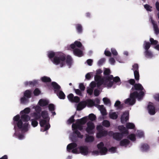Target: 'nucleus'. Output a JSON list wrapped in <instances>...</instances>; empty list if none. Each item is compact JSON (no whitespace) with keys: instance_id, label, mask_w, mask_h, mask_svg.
<instances>
[{"instance_id":"nucleus-3","label":"nucleus","mask_w":159,"mask_h":159,"mask_svg":"<svg viewBox=\"0 0 159 159\" xmlns=\"http://www.w3.org/2000/svg\"><path fill=\"white\" fill-rule=\"evenodd\" d=\"M94 79L98 87L103 84L105 87L109 88L112 86L114 82L116 83L119 85L121 83L119 77L116 76L113 78L112 75H110L103 78L99 75H96L95 76Z\"/></svg>"},{"instance_id":"nucleus-14","label":"nucleus","mask_w":159,"mask_h":159,"mask_svg":"<svg viewBox=\"0 0 159 159\" xmlns=\"http://www.w3.org/2000/svg\"><path fill=\"white\" fill-rule=\"evenodd\" d=\"M143 90V88L141 84H135L134 86L133 87L131 90V92L132 93L133 91H136L137 92L138 94H139L141 92H143V94L142 95L141 98H142L144 95V92L142 90Z\"/></svg>"},{"instance_id":"nucleus-1","label":"nucleus","mask_w":159,"mask_h":159,"mask_svg":"<svg viewBox=\"0 0 159 159\" xmlns=\"http://www.w3.org/2000/svg\"><path fill=\"white\" fill-rule=\"evenodd\" d=\"M30 111V108L27 107L20 112V118L19 115H16L13 118V124L15 130L16 126L22 132H26L28 130L30 125H29L28 121L30 120V117L27 114Z\"/></svg>"},{"instance_id":"nucleus-30","label":"nucleus","mask_w":159,"mask_h":159,"mask_svg":"<svg viewBox=\"0 0 159 159\" xmlns=\"http://www.w3.org/2000/svg\"><path fill=\"white\" fill-rule=\"evenodd\" d=\"M149 147L147 144H143L141 145V149L143 151H146L148 150Z\"/></svg>"},{"instance_id":"nucleus-7","label":"nucleus","mask_w":159,"mask_h":159,"mask_svg":"<svg viewBox=\"0 0 159 159\" xmlns=\"http://www.w3.org/2000/svg\"><path fill=\"white\" fill-rule=\"evenodd\" d=\"M143 94V92H141L139 94H138L136 91H134L132 93L131 92L130 97L125 101V103L130 105H132L135 102L136 98H137L138 100H140L141 99V97Z\"/></svg>"},{"instance_id":"nucleus-27","label":"nucleus","mask_w":159,"mask_h":159,"mask_svg":"<svg viewBox=\"0 0 159 159\" xmlns=\"http://www.w3.org/2000/svg\"><path fill=\"white\" fill-rule=\"evenodd\" d=\"M94 138L91 136L87 135L85 139V141L86 142H91L93 141Z\"/></svg>"},{"instance_id":"nucleus-25","label":"nucleus","mask_w":159,"mask_h":159,"mask_svg":"<svg viewBox=\"0 0 159 159\" xmlns=\"http://www.w3.org/2000/svg\"><path fill=\"white\" fill-rule=\"evenodd\" d=\"M129 141L127 139H124L120 142V145L121 146L126 147L129 145Z\"/></svg>"},{"instance_id":"nucleus-15","label":"nucleus","mask_w":159,"mask_h":159,"mask_svg":"<svg viewBox=\"0 0 159 159\" xmlns=\"http://www.w3.org/2000/svg\"><path fill=\"white\" fill-rule=\"evenodd\" d=\"M132 70L134 71L135 79L137 80H139V66L137 64H134L132 66Z\"/></svg>"},{"instance_id":"nucleus-4","label":"nucleus","mask_w":159,"mask_h":159,"mask_svg":"<svg viewBox=\"0 0 159 159\" xmlns=\"http://www.w3.org/2000/svg\"><path fill=\"white\" fill-rule=\"evenodd\" d=\"M67 150L68 152L74 153H80L84 155H86L88 152V149L87 147L83 146L78 148L77 144L74 143H70L67 146Z\"/></svg>"},{"instance_id":"nucleus-57","label":"nucleus","mask_w":159,"mask_h":159,"mask_svg":"<svg viewBox=\"0 0 159 159\" xmlns=\"http://www.w3.org/2000/svg\"><path fill=\"white\" fill-rule=\"evenodd\" d=\"M110 73V70L108 69H105L104 70V74L105 75H108Z\"/></svg>"},{"instance_id":"nucleus-18","label":"nucleus","mask_w":159,"mask_h":159,"mask_svg":"<svg viewBox=\"0 0 159 159\" xmlns=\"http://www.w3.org/2000/svg\"><path fill=\"white\" fill-rule=\"evenodd\" d=\"M129 112L128 111H125L121 116V121L122 123H124L129 119Z\"/></svg>"},{"instance_id":"nucleus-35","label":"nucleus","mask_w":159,"mask_h":159,"mask_svg":"<svg viewBox=\"0 0 159 159\" xmlns=\"http://www.w3.org/2000/svg\"><path fill=\"white\" fill-rule=\"evenodd\" d=\"M126 127L128 129H133L134 128L135 125L133 123H128L126 124Z\"/></svg>"},{"instance_id":"nucleus-36","label":"nucleus","mask_w":159,"mask_h":159,"mask_svg":"<svg viewBox=\"0 0 159 159\" xmlns=\"http://www.w3.org/2000/svg\"><path fill=\"white\" fill-rule=\"evenodd\" d=\"M103 101L105 104L109 106H111V102L109 99L107 98H103Z\"/></svg>"},{"instance_id":"nucleus-11","label":"nucleus","mask_w":159,"mask_h":159,"mask_svg":"<svg viewBox=\"0 0 159 159\" xmlns=\"http://www.w3.org/2000/svg\"><path fill=\"white\" fill-rule=\"evenodd\" d=\"M52 85L54 89L55 93L57 94L59 98L61 99H64L65 98V95L64 93L60 90L61 87L56 83L52 82Z\"/></svg>"},{"instance_id":"nucleus-39","label":"nucleus","mask_w":159,"mask_h":159,"mask_svg":"<svg viewBox=\"0 0 159 159\" xmlns=\"http://www.w3.org/2000/svg\"><path fill=\"white\" fill-rule=\"evenodd\" d=\"M31 125L33 127H35L38 125V122L34 119H32L31 120Z\"/></svg>"},{"instance_id":"nucleus-20","label":"nucleus","mask_w":159,"mask_h":159,"mask_svg":"<svg viewBox=\"0 0 159 159\" xmlns=\"http://www.w3.org/2000/svg\"><path fill=\"white\" fill-rule=\"evenodd\" d=\"M107 134V132L106 130L99 131L97 134V137L99 138L102 137L106 136Z\"/></svg>"},{"instance_id":"nucleus-47","label":"nucleus","mask_w":159,"mask_h":159,"mask_svg":"<svg viewBox=\"0 0 159 159\" xmlns=\"http://www.w3.org/2000/svg\"><path fill=\"white\" fill-rule=\"evenodd\" d=\"M48 108L50 111H52L54 110L55 106L53 104H51L49 105Z\"/></svg>"},{"instance_id":"nucleus-9","label":"nucleus","mask_w":159,"mask_h":159,"mask_svg":"<svg viewBox=\"0 0 159 159\" xmlns=\"http://www.w3.org/2000/svg\"><path fill=\"white\" fill-rule=\"evenodd\" d=\"M98 151L94 150L93 151L92 153L94 155H97L99 154L104 155L107 154L108 152L107 148L104 146L102 142H101L97 145Z\"/></svg>"},{"instance_id":"nucleus-22","label":"nucleus","mask_w":159,"mask_h":159,"mask_svg":"<svg viewBox=\"0 0 159 159\" xmlns=\"http://www.w3.org/2000/svg\"><path fill=\"white\" fill-rule=\"evenodd\" d=\"M98 108L100 111L102 115H106L107 114L106 110L103 106L98 105Z\"/></svg>"},{"instance_id":"nucleus-52","label":"nucleus","mask_w":159,"mask_h":159,"mask_svg":"<svg viewBox=\"0 0 159 159\" xmlns=\"http://www.w3.org/2000/svg\"><path fill=\"white\" fill-rule=\"evenodd\" d=\"M150 41L151 42V44L155 45L156 44L158 43V42L157 41L154 40V39L152 38H150Z\"/></svg>"},{"instance_id":"nucleus-29","label":"nucleus","mask_w":159,"mask_h":159,"mask_svg":"<svg viewBox=\"0 0 159 159\" xmlns=\"http://www.w3.org/2000/svg\"><path fill=\"white\" fill-rule=\"evenodd\" d=\"M143 46L145 51L148 50V49L150 47V43L149 42L144 41Z\"/></svg>"},{"instance_id":"nucleus-8","label":"nucleus","mask_w":159,"mask_h":159,"mask_svg":"<svg viewBox=\"0 0 159 159\" xmlns=\"http://www.w3.org/2000/svg\"><path fill=\"white\" fill-rule=\"evenodd\" d=\"M70 48L73 49V53L74 54L77 56L81 57L83 56V54L82 50L79 48H81L82 50H84V47L82 46L81 43L78 41H75L73 44L70 45Z\"/></svg>"},{"instance_id":"nucleus-62","label":"nucleus","mask_w":159,"mask_h":159,"mask_svg":"<svg viewBox=\"0 0 159 159\" xmlns=\"http://www.w3.org/2000/svg\"><path fill=\"white\" fill-rule=\"evenodd\" d=\"M154 98L156 101H159V94H156L154 95Z\"/></svg>"},{"instance_id":"nucleus-21","label":"nucleus","mask_w":159,"mask_h":159,"mask_svg":"<svg viewBox=\"0 0 159 159\" xmlns=\"http://www.w3.org/2000/svg\"><path fill=\"white\" fill-rule=\"evenodd\" d=\"M49 103V101L45 99H41L39 100L38 104L42 107L45 106L47 105Z\"/></svg>"},{"instance_id":"nucleus-50","label":"nucleus","mask_w":159,"mask_h":159,"mask_svg":"<svg viewBox=\"0 0 159 159\" xmlns=\"http://www.w3.org/2000/svg\"><path fill=\"white\" fill-rule=\"evenodd\" d=\"M74 116H72L67 121V123L68 124H71L74 121Z\"/></svg>"},{"instance_id":"nucleus-53","label":"nucleus","mask_w":159,"mask_h":159,"mask_svg":"<svg viewBox=\"0 0 159 159\" xmlns=\"http://www.w3.org/2000/svg\"><path fill=\"white\" fill-rule=\"evenodd\" d=\"M109 61L110 64L112 65H114L115 62V61L114 59L112 57L110 58L109 59Z\"/></svg>"},{"instance_id":"nucleus-55","label":"nucleus","mask_w":159,"mask_h":159,"mask_svg":"<svg viewBox=\"0 0 159 159\" xmlns=\"http://www.w3.org/2000/svg\"><path fill=\"white\" fill-rule=\"evenodd\" d=\"M79 88L82 91H84L85 89V87L84 86L83 84L80 83L79 84Z\"/></svg>"},{"instance_id":"nucleus-13","label":"nucleus","mask_w":159,"mask_h":159,"mask_svg":"<svg viewBox=\"0 0 159 159\" xmlns=\"http://www.w3.org/2000/svg\"><path fill=\"white\" fill-rule=\"evenodd\" d=\"M35 109L36 112L32 113L31 114V116L34 117L35 120H39L41 118L40 112L42 109L39 106H36L33 107Z\"/></svg>"},{"instance_id":"nucleus-42","label":"nucleus","mask_w":159,"mask_h":159,"mask_svg":"<svg viewBox=\"0 0 159 159\" xmlns=\"http://www.w3.org/2000/svg\"><path fill=\"white\" fill-rule=\"evenodd\" d=\"M120 104V102L119 101H117L114 104V106L115 107H117L118 109H120L121 106Z\"/></svg>"},{"instance_id":"nucleus-17","label":"nucleus","mask_w":159,"mask_h":159,"mask_svg":"<svg viewBox=\"0 0 159 159\" xmlns=\"http://www.w3.org/2000/svg\"><path fill=\"white\" fill-rule=\"evenodd\" d=\"M148 110L149 113L151 115H153L155 113V109L152 103L149 102L148 106Z\"/></svg>"},{"instance_id":"nucleus-32","label":"nucleus","mask_w":159,"mask_h":159,"mask_svg":"<svg viewBox=\"0 0 159 159\" xmlns=\"http://www.w3.org/2000/svg\"><path fill=\"white\" fill-rule=\"evenodd\" d=\"M42 81L44 82H50L51 81V79L48 77L47 76H43L41 78Z\"/></svg>"},{"instance_id":"nucleus-5","label":"nucleus","mask_w":159,"mask_h":159,"mask_svg":"<svg viewBox=\"0 0 159 159\" xmlns=\"http://www.w3.org/2000/svg\"><path fill=\"white\" fill-rule=\"evenodd\" d=\"M87 118V116H86L80 120H78L75 123L73 124L72 125V127L74 131V133L79 138H82L83 135L81 134L80 132L77 129H78L80 130H81L83 129L82 125L85 124L86 122Z\"/></svg>"},{"instance_id":"nucleus-37","label":"nucleus","mask_w":159,"mask_h":159,"mask_svg":"<svg viewBox=\"0 0 159 159\" xmlns=\"http://www.w3.org/2000/svg\"><path fill=\"white\" fill-rule=\"evenodd\" d=\"M28 98H25L24 96L20 98V102L22 103L25 104L28 102Z\"/></svg>"},{"instance_id":"nucleus-63","label":"nucleus","mask_w":159,"mask_h":159,"mask_svg":"<svg viewBox=\"0 0 159 159\" xmlns=\"http://www.w3.org/2000/svg\"><path fill=\"white\" fill-rule=\"evenodd\" d=\"M129 83L132 85H133L135 83V80L133 79H130L129 80Z\"/></svg>"},{"instance_id":"nucleus-12","label":"nucleus","mask_w":159,"mask_h":159,"mask_svg":"<svg viewBox=\"0 0 159 159\" xmlns=\"http://www.w3.org/2000/svg\"><path fill=\"white\" fill-rule=\"evenodd\" d=\"M87 127L85 130L89 134H93L95 132V126L94 124L92 121L88 122L86 124Z\"/></svg>"},{"instance_id":"nucleus-26","label":"nucleus","mask_w":159,"mask_h":159,"mask_svg":"<svg viewBox=\"0 0 159 159\" xmlns=\"http://www.w3.org/2000/svg\"><path fill=\"white\" fill-rule=\"evenodd\" d=\"M86 105L89 107H91L95 105L94 102L91 99L87 100L85 102Z\"/></svg>"},{"instance_id":"nucleus-44","label":"nucleus","mask_w":159,"mask_h":159,"mask_svg":"<svg viewBox=\"0 0 159 159\" xmlns=\"http://www.w3.org/2000/svg\"><path fill=\"white\" fill-rule=\"evenodd\" d=\"M108 151L111 153H115L116 151V148L114 147H111L109 149Z\"/></svg>"},{"instance_id":"nucleus-33","label":"nucleus","mask_w":159,"mask_h":159,"mask_svg":"<svg viewBox=\"0 0 159 159\" xmlns=\"http://www.w3.org/2000/svg\"><path fill=\"white\" fill-rule=\"evenodd\" d=\"M37 83V81L34 80L33 81L26 82L24 84L25 86L34 85Z\"/></svg>"},{"instance_id":"nucleus-46","label":"nucleus","mask_w":159,"mask_h":159,"mask_svg":"<svg viewBox=\"0 0 159 159\" xmlns=\"http://www.w3.org/2000/svg\"><path fill=\"white\" fill-rule=\"evenodd\" d=\"M93 89L92 88H87V92L89 95H91L93 92Z\"/></svg>"},{"instance_id":"nucleus-49","label":"nucleus","mask_w":159,"mask_h":159,"mask_svg":"<svg viewBox=\"0 0 159 159\" xmlns=\"http://www.w3.org/2000/svg\"><path fill=\"white\" fill-rule=\"evenodd\" d=\"M111 51L112 54L115 56H116L118 55V53L116 50L113 48H112L111 49Z\"/></svg>"},{"instance_id":"nucleus-56","label":"nucleus","mask_w":159,"mask_h":159,"mask_svg":"<svg viewBox=\"0 0 159 159\" xmlns=\"http://www.w3.org/2000/svg\"><path fill=\"white\" fill-rule=\"evenodd\" d=\"M75 92L76 94L79 96H82V94L81 91L79 89H76L75 90Z\"/></svg>"},{"instance_id":"nucleus-40","label":"nucleus","mask_w":159,"mask_h":159,"mask_svg":"<svg viewBox=\"0 0 159 159\" xmlns=\"http://www.w3.org/2000/svg\"><path fill=\"white\" fill-rule=\"evenodd\" d=\"M76 29L79 33H81L82 32V27L80 24H77L76 26Z\"/></svg>"},{"instance_id":"nucleus-59","label":"nucleus","mask_w":159,"mask_h":159,"mask_svg":"<svg viewBox=\"0 0 159 159\" xmlns=\"http://www.w3.org/2000/svg\"><path fill=\"white\" fill-rule=\"evenodd\" d=\"M99 91L98 89H96L94 90V95L96 96H98L99 94Z\"/></svg>"},{"instance_id":"nucleus-43","label":"nucleus","mask_w":159,"mask_h":159,"mask_svg":"<svg viewBox=\"0 0 159 159\" xmlns=\"http://www.w3.org/2000/svg\"><path fill=\"white\" fill-rule=\"evenodd\" d=\"M144 7L147 11H152V7L150 6L149 5L146 4L144 5Z\"/></svg>"},{"instance_id":"nucleus-23","label":"nucleus","mask_w":159,"mask_h":159,"mask_svg":"<svg viewBox=\"0 0 159 159\" xmlns=\"http://www.w3.org/2000/svg\"><path fill=\"white\" fill-rule=\"evenodd\" d=\"M86 106V103L83 102H80L77 105V109L78 110H81L84 108Z\"/></svg>"},{"instance_id":"nucleus-31","label":"nucleus","mask_w":159,"mask_h":159,"mask_svg":"<svg viewBox=\"0 0 159 159\" xmlns=\"http://www.w3.org/2000/svg\"><path fill=\"white\" fill-rule=\"evenodd\" d=\"M31 92L29 90L25 91L24 93V96L27 98H30L31 97Z\"/></svg>"},{"instance_id":"nucleus-38","label":"nucleus","mask_w":159,"mask_h":159,"mask_svg":"<svg viewBox=\"0 0 159 159\" xmlns=\"http://www.w3.org/2000/svg\"><path fill=\"white\" fill-rule=\"evenodd\" d=\"M89 118L90 120L92 121L95 120L96 118V116L93 113L90 114L89 115Z\"/></svg>"},{"instance_id":"nucleus-6","label":"nucleus","mask_w":159,"mask_h":159,"mask_svg":"<svg viewBox=\"0 0 159 159\" xmlns=\"http://www.w3.org/2000/svg\"><path fill=\"white\" fill-rule=\"evenodd\" d=\"M41 116L43 119H41L39 122L40 125L42 127L40 130L41 131L44 132L48 129L50 127V125L49 123L50 118L47 111H42Z\"/></svg>"},{"instance_id":"nucleus-41","label":"nucleus","mask_w":159,"mask_h":159,"mask_svg":"<svg viewBox=\"0 0 159 159\" xmlns=\"http://www.w3.org/2000/svg\"><path fill=\"white\" fill-rule=\"evenodd\" d=\"M137 135L139 138H141L143 137L144 136L143 133L140 130L138 131L137 134Z\"/></svg>"},{"instance_id":"nucleus-45","label":"nucleus","mask_w":159,"mask_h":159,"mask_svg":"<svg viewBox=\"0 0 159 159\" xmlns=\"http://www.w3.org/2000/svg\"><path fill=\"white\" fill-rule=\"evenodd\" d=\"M129 138L132 141H134L135 140V135L133 134H131L128 136Z\"/></svg>"},{"instance_id":"nucleus-64","label":"nucleus","mask_w":159,"mask_h":159,"mask_svg":"<svg viewBox=\"0 0 159 159\" xmlns=\"http://www.w3.org/2000/svg\"><path fill=\"white\" fill-rule=\"evenodd\" d=\"M25 136L23 134H20L18 136V139L20 140H21L24 138Z\"/></svg>"},{"instance_id":"nucleus-16","label":"nucleus","mask_w":159,"mask_h":159,"mask_svg":"<svg viewBox=\"0 0 159 159\" xmlns=\"http://www.w3.org/2000/svg\"><path fill=\"white\" fill-rule=\"evenodd\" d=\"M69 100L71 102H78L80 100V98L77 96L74 97L73 94L70 93L67 96Z\"/></svg>"},{"instance_id":"nucleus-34","label":"nucleus","mask_w":159,"mask_h":159,"mask_svg":"<svg viewBox=\"0 0 159 159\" xmlns=\"http://www.w3.org/2000/svg\"><path fill=\"white\" fill-rule=\"evenodd\" d=\"M102 125L106 127H109L110 125V123L108 120H105L102 122Z\"/></svg>"},{"instance_id":"nucleus-19","label":"nucleus","mask_w":159,"mask_h":159,"mask_svg":"<svg viewBox=\"0 0 159 159\" xmlns=\"http://www.w3.org/2000/svg\"><path fill=\"white\" fill-rule=\"evenodd\" d=\"M150 19H151V22L153 25L154 30L155 34L156 35L158 34H159V28H158L157 25L155 23L151 17H150Z\"/></svg>"},{"instance_id":"nucleus-48","label":"nucleus","mask_w":159,"mask_h":159,"mask_svg":"<svg viewBox=\"0 0 159 159\" xmlns=\"http://www.w3.org/2000/svg\"><path fill=\"white\" fill-rule=\"evenodd\" d=\"M105 61V59L104 58H102L100 59L98 62V64L99 66L101 65Z\"/></svg>"},{"instance_id":"nucleus-10","label":"nucleus","mask_w":159,"mask_h":159,"mask_svg":"<svg viewBox=\"0 0 159 159\" xmlns=\"http://www.w3.org/2000/svg\"><path fill=\"white\" fill-rule=\"evenodd\" d=\"M118 128L121 131V134L118 133H114L113 134V137L116 139L119 140L122 138L123 136H125L128 134V131L123 125L118 126Z\"/></svg>"},{"instance_id":"nucleus-51","label":"nucleus","mask_w":159,"mask_h":159,"mask_svg":"<svg viewBox=\"0 0 159 159\" xmlns=\"http://www.w3.org/2000/svg\"><path fill=\"white\" fill-rule=\"evenodd\" d=\"M103 126L101 125H98L96 127L97 129L98 132L103 131Z\"/></svg>"},{"instance_id":"nucleus-54","label":"nucleus","mask_w":159,"mask_h":159,"mask_svg":"<svg viewBox=\"0 0 159 159\" xmlns=\"http://www.w3.org/2000/svg\"><path fill=\"white\" fill-rule=\"evenodd\" d=\"M34 95L35 96L38 95L40 93V91L38 89H36L34 92Z\"/></svg>"},{"instance_id":"nucleus-58","label":"nucleus","mask_w":159,"mask_h":159,"mask_svg":"<svg viewBox=\"0 0 159 159\" xmlns=\"http://www.w3.org/2000/svg\"><path fill=\"white\" fill-rule=\"evenodd\" d=\"M104 53L106 56H110L111 55V52L109 51H107V50H105Z\"/></svg>"},{"instance_id":"nucleus-2","label":"nucleus","mask_w":159,"mask_h":159,"mask_svg":"<svg viewBox=\"0 0 159 159\" xmlns=\"http://www.w3.org/2000/svg\"><path fill=\"white\" fill-rule=\"evenodd\" d=\"M48 56L52 62L56 65H59L62 67L67 64L69 68H70L72 63V60L71 57L69 56H67L66 59L64 54L61 53L56 54L52 51L48 52Z\"/></svg>"},{"instance_id":"nucleus-60","label":"nucleus","mask_w":159,"mask_h":159,"mask_svg":"<svg viewBox=\"0 0 159 159\" xmlns=\"http://www.w3.org/2000/svg\"><path fill=\"white\" fill-rule=\"evenodd\" d=\"M90 87L92 88L93 89V88L96 87V83L94 82H92L90 84Z\"/></svg>"},{"instance_id":"nucleus-28","label":"nucleus","mask_w":159,"mask_h":159,"mask_svg":"<svg viewBox=\"0 0 159 159\" xmlns=\"http://www.w3.org/2000/svg\"><path fill=\"white\" fill-rule=\"evenodd\" d=\"M109 115L110 117L113 119H116L118 117L117 114L116 112H110Z\"/></svg>"},{"instance_id":"nucleus-24","label":"nucleus","mask_w":159,"mask_h":159,"mask_svg":"<svg viewBox=\"0 0 159 159\" xmlns=\"http://www.w3.org/2000/svg\"><path fill=\"white\" fill-rule=\"evenodd\" d=\"M144 53L145 57L147 58H151L153 56L152 52L148 50L145 51Z\"/></svg>"},{"instance_id":"nucleus-61","label":"nucleus","mask_w":159,"mask_h":159,"mask_svg":"<svg viewBox=\"0 0 159 159\" xmlns=\"http://www.w3.org/2000/svg\"><path fill=\"white\" fill-rule=\"evenodd\" d=\"M86 62L88 65L91 66L92 65L93 60L91 59H89Z\"/></svg>"}]
</instances>
